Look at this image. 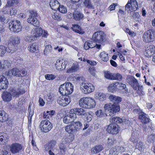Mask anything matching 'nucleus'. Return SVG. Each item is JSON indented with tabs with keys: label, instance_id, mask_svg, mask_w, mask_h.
Wrapping results in <instances>:
<instances>
[{
	"label": "nucleus",
	"instance_id": "obj_1",
	"mask_svg": "<svg viewBox=\"0 0 155 155\" xmlns=\"http://www.w3.org/2000/svg\"><path fill=\"white\" fill-rule=\"evenodd\" d=\"M73 85L70 82L64 83L60 86L59 92L62 95L57 99L58 103L60 105L65 107L69 104L71 99L68 95L73 92Z\"/></svg>",
	"mask_w": 155,
	"mask_h": 155
},
{
	"label": "nucleus",
	"instance_id": "obj_2",
	"mask_svg": "<svg viewBox=\"0 0 155 155\" xmlns=\"http://www.w3.org/2000/svg\"><path fill=\"white\" fill-rule=\"evenodd\" d=\"M96 105L94 100L90 97H83L79 101V105L81 107L87 109L93 108Z\"/></svg>",
	"mask_w": 155,
	"mask_h": 155
},
{
	"label": "nucleus",
	"instance_id": "obj_3",
	"mask_svg": "<svg viewBox=\"0 0 155 155\" xmlns=\"http://www.w3.org/2000/svg\"><path fill=\"white\" fill-rule=\"evenodd\" d=\"M27 72L24 69H19L14 68L9 70L7 72V75L10 77H15L16 78L23 77L27 75Z\"/></svg>",
	"mask_w": 155,
	"mask_h": 155
},
{
	"label": "nucleus",
	"instance_id": "obj_4",
	"mask_svg": "<svg viewBox=\"0 0 155 155\" xmlns=\"http://www.w3.org/2000/svg\"><path fill=\"white\" fill-rule=\"evenodd\" d=\"M104 108L106 111L108 112V113L110 116H113L120 110V107L118 103L106 104L104 105Z\"/></svg>",
	"mask_w": 155,
	"mask_h": 155
},
{
	"label": "nucleus",
	"instance_id": "obj_5",
	"mask_svg": "<svg viewBox=\"0 0 155 155\" xmlns=\"http://www.w3.org/2000/svg\"><path fill=\"white\" fill-rule=\"evenodd\" d=\"M143 41L146 42H153L155 40V30L150 29L143 34Z\"/></svg>",
	"mask_w": 155,
	"mask_h": 155
},
{
	"label": "nucleus",
	"instance_id": "obj_6",
	"mask_svg": "<svg viewBox=\"0 0 155 155\" xmlns=\"http://www.w3.org/2000/svg\"><path fill=\"white\" fill-rule=\"evenodd\" d=\"M81 87L82 92L85 94L90 93L93 92L94 90L93 85L86 81L81 83Z\"/></svg>",
	"mask_w": 155,
	"mask_h": 155
},
{
	"label": "nucleus",
	"instance_id": "obj_7",
	"mask_svg": "<svg viewBox=\"0 0 155 155\" xmlns=\"http://www.w3.org/2000/svg\"><path fill=\"white\" fill-rule=\"evenodd\" d=\"M9 28L12 31L18 32L21 31L22 26L21 23L18 20H14L9 23Z\"/></svg>",
	"mask_w": 155,
	"mask_h": 155
},
{
	"label": "nucleus",
	"instance_id": "obj_8",
	"mask_svg": "<svg viewBox=\"0 0 155 155\" xmlns=\"http://www.w3.org/2000/svg\"><path fill=\"white\" fill-rule=\"evenodd\" d=\"M40 126L42 131L47 133L52 128L53 124L48 120H45L41 121Z\"/></svg>",
	"mask_w": 155,
	"mask_h": 155
},
{
	"label": "nucleus",
	"instance_id": "obj_9",
	"mask_svg": "<svg viewBox=\"0 0 155 155\" xmlns=\"http://www.w3.org/2000/svg\"><path fill=\"white\" fill-rule=\"evenodd\" d=\"M138 8L137 1L135 0H128L127 3L125 6V9L128 12L129 11L131 12L136 10Z\"/></svg>",
	"mask_w": 155,
	"mask_h": 155
},
{
	"label": "nucleus",
	"instance_id": "obj_10",
	"mask_svg": "<svg viewBox=\"0 0 155 155\" xmlns=\"http://www.w3.org/2000/svg\"><path fill=\"white\" fill-rule=\"evenodd\" d=\"M92 38L93 41L100 43L105 41L104 34L103 31H101L94 33Z\"/></svg>",
	"mask_w": 155,
	"mask_h": 155
},
{
	"label": "nucleus",
	"instance_id": "obj_11",
	"mask_svg": "<svg viewBox=\"0 0 155 155\" xmlns=\"http://www.w3.org/2000/svg\"><path fill=\"white\" fill-rule=\"evenodd\" d=\"M9 149L11 153L14 154L18 153L22 149L21 145L18 143H13L9 146Z\"/></svg>",
	"mask_w": 155,
	"mask_h": 155
},
{
	"label": "nucleus",
	"instance_id": "obj_12",
	"mask_svg": "<svg viewBox=\"0 0 155 155\" xmlns=\"http://www.w3.org/2000/svg\"><path fill=\"white\" fill-rule=\"evenodd\" d=\"M127 82L135 90H137L139 86L137 80L133 76H130L128 78Z\"/></svg>",
	"mask_w": 155,
	"mask_h": 155
},
{
	"label": "nucleus",
	"instance_id": "obj_13",
	"mask_svg": "<svg viewBox=\"0 0 155 155\" xmlns=\"http://www.w3.org/2000/svg\"><path fill=\"white\" fill-rule=\"evenodd\" d=\"M8 117V114L4 111L0 110V122H3L6 121L8 125L12 126V122L10 121V122H9Z\"/></svg>",
	"mask_w": 155,
	"mask_h": 155
},
{
	"label": "nucleus",
	"instance_id": "obj_14",
	"mask_svg": "<svg viewBox=\"0 0 155 155\" xmlns=\"http://www.w3.org/2000/svg\"><path fill=\"white\" fill-rule=\"evenodd\" d=\"M10 92L12 96L18 97L20 95L24 94L25 92V91L24 89L19 87L17 89H11Z\"/></svg>",
	"mask_w": 155,
	"mask_h": 155
},
{
	"label": "nucleus",
	"instance_id": "obj_15",
	"mask_svg": "<svg viewBox=\"0 0 155 155\" xmlns=\"http://www.w3.org/2000/svg\"><path fill=\"white\" fill-rule=\"evenodd\" d=\"M9 83L7 78L4 76L0 75V90L7 89Z\"/></svg>",
	"mask_w": 155,
	"mask_h": 155
},
{
	"label": "nucleus",
	"instance_id": "obj_16",
	"mask_svg": "<svg viewBox=\"0 0 155 155\" xmlns=\"http://www.w3.org/2000/svg\"><path fill=\"white\" fill-rule=\"evenodd\" d=\"M107 130L109 133L116 134L118 133V126L116 124H110L107 127Z\"/></svg>",
	"mask_w": 155,
	"mask_h": 155
},
{
	"label": "nucleus",
	"instance_id": "obj_17",
	"mask_svg": "<svg viewBox=\"0 0 155 155\" xmlns=\"http://www.w3.org/2000/svg\"><path fill=\"white\" fill-rule=\"evenodd\" d=\"M75 119V114L69 112V114L65 116L63 118V122L66 124H68L74 121Z\"/></svg>",
	"mask_w": 155,
	"mask_h": 155
},
{
	"label": "nucleus",
	"instance_id": "obj_18",
	"mask_svg": "<svg viewBox=\"0 0 155 155\" xmlns=\"http://www.w3.org/2000/svg\"><path fill=\"white\" fill-rule=\"evenodd\" d=\"M73 19L77 21H79L82 20L84 18V14L80 11L75 10L73 13Z\"/></svg>",
	"mask_w": 155,
	"mask_h": 155
},
{
	"label": "nucleus",
	"instance_id": "obj_19",
	"mask_svg": "<svg viewBox=\"0 0 155 155\" xmlns=\"http://www.w3.org/2000/svg\"><path fill=\"white\" fill-rule=\"evenodd\" d=\"M139 119L143 123L146 124L150 122V119L148 115L141 111L139 113Z\"/></svg>",
	"mask_w": 155,
	"mask_h": 155
},
{
	"label": "nucleus",
	"instance_id": "obj_20",
	"mask_svg": "<svg viewBox=\"0 0 155 155\" xmlns=\"http://www.w3.org/2000/svg\"><path fill=\"white\" fill-rule=\"evenodd\" d=\"M2 15H0L1 16L2 22L9 21V19L8 17L10 15L8 13V10L6 9L5 7H3L2 10Z\"/></svg>",
	"mask_w": 155,
	"mask_h": 155
},
{
	"label": "nucleus",
	"instance_id": "obj_21",
	"mask_svg": "<svg viewBox=\"0 0 155 155\" xmlns=\"http://www.w3.org/2000/svg\"><path fill=\"white\" fill-rule=\"evenodd\" d=\"M86 111L84 109L82 108H74L70 110V112L75 114V119L76 115L85 116L86 114Z\"/></svg>",
	"mask_w": 155,
	"mask_h": 155
},
{
	"label": "nucleus",
	"instance_id": "obj_22",
	"mask_svg": "<svg viewBox=\"0 0 155 155\" xmlns=\"http://www.w3.org/2000/svg\"><path fill=\"white\" fill-rule=\"evenodd\" d=\"M69 142L68 139L65 138L62 139V143L60 146V153L62 154H64L66 150V149L64 144Z\"/></svg>",
	"mask_w": 155,
	"mask_h": 155
},
{
	"label": "nucleus",
	"instance_id": "obj_23",
	"mask_svg": "<svg viewBox=\"0 0 155 155\" xmlns=\"http://www.w3.org/2000/svg\"><path fill=\"white\" fill-rule=\"evenodd\" d=\"M49 5L51 8L55 11L57 10L60 5V3L56 0H51Z\"/></svg>",
	"mask_w": 155,
	"mask_h": 155
},
{
	"label": "nucleus",
	"instance_id": "obj_24",
	"mask_svg": "<svg viewBox=\"0 0 155 155\" xmlns=\"http://www.w3.org/2000/svg\"><path fill=\"white\" fill-rule=\"evenodd\" d=\"M2 97L3 100L5 101L9 102L12 99V96L10 92L7 91L4 92L2 94Z\"/></svg>",
	"mask_w": 155,
	"mask_h": 155
},
{
	"label": "nucleus",
	"instance_id": "obj_25",
	"mask_svg": "<svg viewBox=\"0 0 155 155\" xmlns=\"http://www.w3.org/2000/svg\"><path fill=\"white\" fill-rule=\"evenodd\" d=\"M110 121L111 123V124H121L123 122L122 119L117 117H112L110 118Z\"/></svg>",
	"mask_w": 155,
	"mask_h": 155
},
{
	"label": "nucleus",
	"instance_id": "obj_26",
	"mask_svg": "<svg viewBox=\"0 0 155 155\" xmlns=\"http://www.w3.org/2000/svg\"><path fill=\"white\" fill-rule=\"evenodd\" d=\"M19 2V0H8L6 4L4 7H5L6 9L9 10V7L17 5Z\"/></svg>",
	"mask_w": 155,
	"mask_h": 155
},
{
	"label": "nucleus",
	"instance_id": "obj_27",
	"mask_svg": "<svg viewBox=\"0 0 155 155\" xmlns=\"http://www.w3.org/2000/svg\"><path fill=\"white\" fill-rule=\"evenodd\" d=\"M55 66L57 69L58 71L63 70L65 68V63L63 64V61L60 60L57 61Z\"/></svg>",
	"mask_w": 155,
	"mask_h": 155
},
{
	"label": "nucleus",
	"instance_id": "obj_28",
	"mask_svg": "<svg viewBox=\"0 0 155 155\" xmlns=\"http://www.w3.org/2000/svg\"><path fill=\"white\" fill-rule=\"evenodd\" d=\"M10 66V63L7 60L2 61L0 62V69H5L8 68Z\"/></svg>",
	"mask_w": 155,
	"mask_h": 155
},
{
	"label": "nucleus",
	"instance_id": "obj_29",
	"mask_svg": "<svg viewBox=\"0 0 155 155\" xmlns=\"http://www.w3.org/2000/svg\"><path fill=\"white\" fill-rule=\"evenodd\" d=\"M43 33V30L41 28H37L33 31V36L37 38L41 36Z\"/></svg>",
	"mask_w": 155,
	"mask_h": 155
},
{
	"label": "nucleus",
	"instance_id": "obj_30",
	"mask_svg": "<svg viewBox=\"0 0 155 155\" xmlns=\"http://www.w3.org/2000/svg\"><path fill=\"white\" fill-rule=\"evenodd\" d=\"M155 51V47L153 45H150L147 48L146 50V53L147 56H151L154 53Z\"/></svg>",
	"mask_w": 155,
	"mask_h": 155
},
{
	"label": "nucleus",
	"instance_id": "obj_31",
	"mask_svg": "<svg viewBox=\"0 0 155 155\" xmlns=\"http://www.w3.org/2000/svg\"><path fill=\"white\" fill-rule=\"evenodd\" d=\"M37 17H34L32 18H28L27 19V22L28 23L31 24L35 26H38L39 25V22Z\"/></svg>",
	"mask_w": 155,
	"mask_h": 155
},
{
	"label": "nucleus",
	"instance_id": "obj_32",
	"mask_svg": "<svg viewBox=\"0 0 155 155\" xmlns=\"http://www.w3.org/2000/svg\"><path fill=\"white\" fill-rule=\"evenodd\" d=\"M73 125L74 127L76 133L77 131H79L81 130L83 127L82 123L79 121H74Z\"/></svg>",
	"mask_w": 155,
	"mask_h": 155
},
{
	"label": "nucleus",
	"instance_id": "obj_33",
	"mask_svg": "<svg viewBox=\"0 0 155 155\" xmlns=\"http://www.w3.org/2000/svg\"><path fill=\"white\" fill-rule=\"evenodd\" d=\"M109 99L111 101L114 102H115L116 103H117L121 101L122 98L117 96L111 94L109 97Z\"/></svg>",
	"mask_w": 155,
	"mask_h": 155
},
{
	"label": "nucleus",
	"instance_id": "obj_34",
	"mask_svg": "<svg viewBox=\"0 0 155 155\" xmlns=\"http://www.w3.org/2000/svg\"><path fill=\"white\" fill-rule=\"evenodd\" d=\"M104 149L102 145H101L95 146L92 149V153H93L96 154L102 151Z\"/></svg>",
	"mask_w": 155,
	"mask_h": 155
},
{
	"label": "nucleus",
	"instance_id": "obj_35",
	"mask_svg": "<svg viewBox=\"0 0 155 155\" xmlns=\"http://www.w3.org/2000/svg\"><path fill=\"white\" fill-rule=\"evenodd\" d=\"M84 6L86 8L90 9H94V6L91 0H84L83 2Z\"/></svg>",
	"mask_w": 155,
	"mask_h": 155
},
{
	"label": "nucleus",
	"instance_id": "obj_36",
	"mask_svg": "<svg viewBox=\"0 0 155 155\" xmlns=\"http://www.w3.org/2000/svg\"><path fill=\"white\" fill-rule=\"evenodd\" d=\"M108 55V53H106L105 51H103L100 53L99 57L103 61L107 62L109 60Z\"/></svg>",
	"mask_w": 155,
	"mask_h": 155
},
{
	"label": "nucleus",
	"instance_id": "obj_37",
	"mask_svg": "<svg viewBox=\"0 0 155 155\" xmlns=\"http://www.w3.org/2000/svg\"><path fill=\"white\" fill-rule=\"evenodd\" d=\"M38 44L36 43H33L28 47V50L31 52H35L38 50Z\"/></svg>",
	"mask_w": 155,
	"mask_h": 155
},
{
	"label": "nucleus",
	"instance_id": "obj_38",
	"mask_svg": "<svg viewBox=\"0 0 155 155\" xmlns=\"http://www.w3.org/2000/svg\"><path fill=\"white\" fill-rule=\"evenodd\" d=\"M65 130L69 134L76 133L74 127L72 124L67 126L65 128Z\"/></svg>",
	"mask_w": 155,
	"mask_h": 155
},
{
	"label": "nucleus",
	"instance_id": "obj_39",
	"mask_svg": "<svg viewBox=\"0 0 155 155\" xmlns=\"http://www.w3.org/2000/svg\"><path fill=\"white\" fill-rule=\"evenodd\" d=\"M73 30L80 34H83L84 32L82 31L80 27L78 25H73Z\"/></svg>",
	"mask_w": 155,
	"mask_h": 155
},
{
	"label": "nucleus",
	"instance_id": "obj_40",
	"mask_svg": "<svg viewBox=\"0 0 155 155\" xmlns=\"http://www.w3.org/2000/svg\"><path fill=\"white\" fill-rule=\"evenodd\" d=\"M17 48L14 45L11 44V43L9 44L8 48H6V52L8 53H12L15 51Z\"/></svg>",
	"mask_w": 155,
	"mask_h": 155
},
{
	"label": "nucleus",
	"instance_id": "obj_41",
	"mask_svg": "<svg viewBox=\"0 0 155 155\" xmlns=\"http://www.w3.org/2000/svg\"><path fill=\"white\" fill-rule=\"evenodd\" d=\"M131 14L134 20L138 22L140 21V15H139L138 12H132Z\"/></svg>",
	"mask_w": 155,
	"mask_h": 155
},
{
	"label": "nucleus",
	"instance_id": "obj_42",
	"mask_svg": "<svg viewBox=\"0 0 155 155\" xmlns=\"http://www.w3.org/2000/svg\"><path fill=\"white\" fill-rule=\"evenodd\" d=\"M95 97L96 98L101 101H103L106 99L105 94L100 92H97L95 94Z\"/></svg>",
	"mask_w": 155,
	"mask_h": 155
},
{
	"label": "nucleus",
	"instance_id": "obj_43",
	"mask_svg": "<svg viewBox=\"0 0 155 155\" xmlns=\"http://www.w3.org/2000/svg\"><path fill=\"white\" fill-rule=\"evenodd\" d=\"M116 82L109 85L108 87V90L110 92H113L117 88Z\"/></svg>",
	"mask_w": 155,
	"mask_h": 155
},
{
	"label": "nucleus",
	"instance_id": "obj_44",
	"mask_svg": "<svg viewBox=\"0 0 155 155\" xmlns=\"http://www.w3.org/2000/svg\"><path fill=\"white\" fill-rule=\"evenodd\" d=\"M78 70V66L77 65H73L71 68H69L67 71V73H71L74 72Z\"/></svg>",
	"mask_w": 155,
	"mask_h": 155
},
{
	"label": "nucleus",
	"instance_id": "obj_45",
	"mask_svg": "<svg viewBox=\"0 0 155 155\" xmlns=\"http://www.w3.org/2000/svg\"><path fill=\"white\" fill-rule=\"evenodd\" d=\"M112 80H116L120 81L122 78V75L118 73L113 74Z\"/></svg>",
	"mask_w": 155,
	"mask_h": 155
},
{
	"label": "nucleus",
	"instance_id": "obj_46",
	"mask_svg": "<svg viewBox=\"0 0 155 155\" xmlns=\"http://www.w3.org/2000/svg\"><path fill=\"white\" fill-rule=\"evenodd\" d=\"M52 50V47L50 45H46L45 46L44 51V54L45 55H47L51 52Z\"/></svg>",
	"mask_w": 155,
	"mask_h": 155
},
{
	"label": "nucleus",
	"instance_id": "obj_47",
	"mask_svg": "<svg viewBox=\"0 0 155 155\" xmlns=\"http://www.w3.org/2000/svg\"><path fill=\"white\" fill-rule=\"evenodd\" d=\"M57 10H58L61 13L63 14L66 13L67 11L66 6L63 5H60Z\"/></svg>",
	"mask_w": 155,
	"mask_h": 155
},
{
	"label": "nucleus",
	"instance_id": "obj_48",
	"mask_svg": "<svg viewBox=\"0 0 155 155\" xmlns=\"http://www.w3.org/2000/svg\"><path fill=\"white\" fill-rule=\"evenodd\" d=\"M136 144V148L138 149L140 151L142 150V149L144 148L143 144L141 141H137Z\"/></svg>",
	"mask_w": 155,
	"mask_h": 155
},
{
	"label": "nucleus",
	"instance_id": "obj_49",
	"mask_svg": "<svg viewBox=\"0 0 155 155\" xmlns=\"http://www.w3.org/2000/svg\"><path fill=\"white\" fill-rule=\"evenodd\" d=\"M104 75L106 78L112 80L113 74H112L109 71H105L104 72Z\"/></svg>",
	"mask_w": 155,
	"mask_h": 155
},
{
	"label": "nucleus",
	"instance_id": "obj_50",
	"mask_svg": "<svg viewBox=\"0 0 155 155\" xmlns=\"http://www.w3.org/2000/svg\"><path fill=\"white\" fill-rule=\"evenodd\" d=\"M30 15L28 18H32L34 17H38V15L37 12L33 10H31L29 11Z\"/></svg>",
	"mask_w": 155,
	"mask_h": 155
},
{
	"label": "nucleus",
	"instance_id": "obj_51",
	"mask_svg": "<svg viewBox=\"0 0 155 155\" xmlns=\"http://www.w3.org/2000/svg\"><path fill=\"white\" fill-rule=\"evenodd\" d=\"M92 114V113L91 112L87 113L86 112V114L85 116L86 117V120L87 122H89L91 120L93 117Z\"/></svg>",
	"mask_w": 155,
	"mask_h": 155
},
{
	"label": "nucleus",
	"instance_id": "obj_52",
	"mask_svg": "<svg viewBox=\"0 0 155 155\" xmlns=\"http://www.w3.org/2000/svg\"><path fill=\"white\" fill-rule=\"evenodd\" d=\"M116 84H117V87H120L122 89H125L126 91L125 93H126L128 91V89H127L126 86L125 84L119 82H116Z\"/></svg>",
	"mask_w": 155,
	"mask_h": 155
},
{
	"label": "nucleus",
	"instance_id": "obj_53",
	"mask_svg": "<svg viewBox=\"0 0 155 155\" xmlns=\"http://www.w3.org/2000/svg\"><path fill=\"white\" fill-rule=\"evenodd\" d=\"M6 52V48L4 46H0V56H3Z\"/></svg>",
	"mask_w": 155,
	"mask_h": 155
},
{
	"label": "nucleus",
	"instance_id": "obj_54",
	"mask_svg": "<svg viewBox=\"0 0 155 155\" xmlns=\"http://www.w3.org/2000/svg\"><path fill=\"white\" fill-rule=\"evenodd\" d=\"M19 38L18 37H15L14 38L12 41L11 44L14 45L15 46L17 47V45L19 43Z\"/></svg>",
	"mask_w": 155,
	"mask_h": 155
},
{
	"label": "nucleus",
	"instance_id": "obj_55",
	"mask_svg": "<svg viewBox=\"0 0 155 155\" xmlns=\"http://www.w3.org/2000/svg\"><path fill=\"white\" fill-rule=\"evenodd\" d=\"M46 79L49 80H53L55 78V76L52 74H47L45 76Z\"/></svg>",
	"mask_w": 155,
	"mask_h": 155
},
{
	"label": "nucleus",
	"instance_id": "obj_56",
	"mask_svg": "<svg viewBox=\"0 0 155 155\" xmlns=\"http://www.w3.org/2000/svg\"><path fill=\"white\" fill-rule=\"evenodd\" d=\"M17 10L15 8H9L8 10V13L11 15H15L17 12Z\"/></svg>",
	"mask_w": 155,
	"mask_h": 155
},
{
	"label": "nucleus",
	"instance_id": "obj_57",
	"mask_svg": "<svg viewBox=\"0 0 155 155\" xmlns=\"http://www.w3.org/2000/svg\"><path fill=\"white\" fill-rule=\"evenodd\" d=\"M47 144L48 145V147L51 148V149L54 147L56 144V142L55 140H52Z\"/></svg>",
	"mask_w": 155,
	"mask_h": 155
},
{
	"label": "nucleus",
	"instance_id": "obj_58",
	"mask_svg": "<svg viewBox=\"0 0 155 155\" xmlns=\"http://www.w3.org/2000/svg\"><path fill=\"white\" fill-rule=\"evenodd\" d=\"M110 154L112 155L113 154L118 155L117 150L116 147H113L110 149L109 151Z\"/></svg>",
	"mask_w": 155,
	"mask_h": 155
},
{
	"label": "nucleus",
	"instance_id": "obj_59",
	"mask_svg": "<svg viewBox=\"0 0 155 155\" xmlns=\"http://www.w3.org/2000/svg\"><path fill=\"white\" fill-rule=\"evenodd\" d=\"M95 114L97 117H101L104 114L101 110H97L95 112Z\"/></svg>",
	"mask_w": 155,
	"mask_h": 155
},
{
	"label": "nucleus",
	"instance_id": "obj_60",
	"mask_svg": "<svg viewBox=\"0 0 155 155\" xmlns=\"http://www.w3.org/2000/svg\"><path fill=\"white\" fill-rule=\"evenodd\" d=\"M35 37L33 35L31 36H27L26 37L25 40L26 41L31 42L33 39L35 40Z\"/></svg>",
	"mask_w": 155,
	"mask_h": 155
},
{
	"label": "nucleus",
	"instance_id": "obj_61",
	"mask_svg": "<svg viewBox=\"0 0 155 155\" xmlns=\"http://www.w3.org/2000/svg\"><path fill=\"white\" fill-rule=\"evenodd\" d=\"M117 153H122L124 152L126 149L125 148L123 147L118 146L117 148Z\"/></svg>",
	"mask_w": 155,
	"mask_h": 155
},
{
	"label": "nucleus",
	"instance_id": "obj_62",
	"mask_svg": "<svg viewBox=\"0 0 155 155\" xmlns=\"http://www.w3.org/2000/svg\"><path fill=\"white\" fill-rule=\"evenodd\" d=\"M75 79L77 81H80L81 80L83 82L85 81V79L84 78L82 77L81 76H80L78 75H76L75 77Z\"/></svg>",
	"mask_w": 155,
	"mask_h": 155
},
{
	"label": "nucleus",
	"instance_id": "obj_63",
	"mask_svg": "<svg viewBox=\"0 0 155 155\" xmlns=\"http://www.w3.org/2000/svg\"><path fill=\"white\" fill-rule=\"evenodd\" d=\"M114 143V139L112 137H110L108 139L107 143L109 145H113Z\"/></svg>",
	"mask_w": 155,
	"mask_h": 155
},
{
	"label": "nucleus",
	"instance_id": "obj_64",
	"mask_svg": "<svg viewBox=\"0 0 155 155\" xmlns=\"http://www.w3.org/2000/svg\"><path fill=\"white\" fill-rule=\"evenodd\" d=\"M52 18L55 20H61V17L59 15L58 13L54 14V15L53 16Z\"/></svg>",
	"mask_w": 155,
	"mask_h": 155
}]
</instances>
